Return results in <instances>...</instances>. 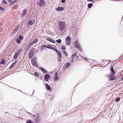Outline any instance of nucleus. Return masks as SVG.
Segmentation results:
<instances>
[{
  "label": "nucleus",
  "mask_w": 123,
  "mask_h": 123,
  "mask_svg": "<svg viewBox=\"0 0 123 123\" xmlns=\"http://www.w3.org/2000/svg\"><path fill=\"white\" fill-rule=\"evenodd\" d=\"M29 113L30 114H31V116H31V117H32V116H33V114H31V113Z\"/></svg>",
  "instance_id": "e2e57ef3"
},
{
  "label": "nucleus",
  "mask_w": 123,
  "mask_h": 123,
  "mask_svg": "<svg viewBox=\"0 0 123 123\" xmlns=\"http://www.w3.org/2000/svg\"><path fill=\"white\" fill-rule=\"evenodd\" d=\"M37 58L35 56H34L32 59H31V62L32 64L36 63Z\"/></svg>",
  "instance_id": "6e6552de"
},
{
  "label": "nucleus",
  "mask_w": 123,
  "mask_h": 123,
  "mask_svg": "<svg viewBox=\"0 0 123 123\" xmlns=\"http://www.w3.org/2000/svg\"><path fill=\"white\" fill-rule=\"evenodd\" d=\"M77 54V52H76L74 54H72L71 55V58H74L76 55Z\"/></svg>",
  "instance_id": "cd10ccee"
},
{
  "label": "nucleus",
  "mask_w": 123,
  "mask_h": 123,
  "mask_svg": "<svg viewBox=\"0 0 123 123\" xmlns=\"http://www.w3.org/2000/svg\"><path fill=\"white\" fill-rule=\"evenodd\" d=\"M19 27V26L18 25L17 26H16L15 30H13V32L14 33H15L18 30Z\"/></svg>",
  "instance_id": "4468645a"
},
{
  "label": "nucleus",
  "mask_w": 123,
  "mask_h": 123,
  "mask_svg": "<svg viewBox=\"0 0 123 123\" xmlns=\"http://www.w3.org/2000/svg\"><path fill=\"white\" fill-rule=\"evenodd\" d=\"M34 90H33V93L34 92Z\"/></svg>",
  "instance_id": "0e129e2a"
},
{
  "label": "nucleus",
  "mask_w": 123,
  "mask_h": 123,
  "mask_svg": "<svg viewBox=\"0 0 123 123\" xmlns=\"http://www.w3.org/2000/svg\"><path fill=\"white\" fill-rule=\"evenodd\" d=\"M40 3H41L42 5H45V1L43 0H39Z\"/></svg>",
  "instance_id": "4be33fe9"
},
{
  "label": "nucleus",
  "mask_w": 123,
  "mask_h": 123,
  "mask_svg": "<svg viewBox=\"0 0 123 123\" xmlns=\"http://www.w3.org/2000/svg\"><path fill=\"white\" fill-rule=\"evenodd\" d=\"M74 43L75 44L74 45H76L77 44H79L78 43L77 41L76 40L75 42Z\"/></svg>",
  "instance_id": "3c124183"
},
{
  "label": "nucleus",
  "mask_w": 123,
  "mask_h": 123,
  "mask_svg": "<svg viewBox=\"0 0 123 123\" xmlns=\"http://www.w3.org/2000/svg\"><path fill=\"white\" fill-rule=\"evenodd\" d=\"M120 99V98L119 97H117L116 98L115 100V101L116 102H119Z\"/></svg>",
  "instance_id": "473e14b6"
},
{
  "label": "nucleus",
  "mask_w": 123,
  "mask_h": 123,
  "mask_svg": "<svg viewBox=\"0 0 123 123\" xmlns=\"http://www.w3.org/2000/svg\"><path fill=\"white\" fill-rule=\"evenodd\" d=\"M51 49L55 51L56 50H57L56 47H54L52 46L51 47Z\"/></svg>",
  "instance_id": "c9c22d12"
},
{
  "label": "nucleus",
  "mask_w": 123,
  "mask_h": 123,
  "mask_svg": "<svg viewBox=\"0 0 123 123\" xmlns=\"http://www.w3.org/2000/svg\"><path fill=\"white\" fill-rule=\"evenodd\" d=\"M8 1L10 3H11L12 2V0H8Z\"/></svg>",
  "instance_id": "bf43d9fd"
},
{
  "label": "nucleus",
  "mask_w": 123,
  "mask_h": 123,
  "mask_svg": "<svg viewBox=\"0 0 123 123\" xmlns=\"http://www.w3.org/2000/svg\"><path fill=\"white\" fill-rule=\"evenodd\" d=\"M66 43L68 45H69L71 42V38L69 36H67L66 38Z\"/></svg>",
  "instance_id": "7ed1b4c3"
},
{
  "label": "nucleus",
  "mask_w": 123,
  "mask_h": 123,
  "mask_svg": "<svg viewBox=\"0 0 123 123\" xmlns=\"http://www.w3.org/2000/svg\"><path fill=\"white\" fill-rule=\"evenodd\" d=\"M18 38L21 40L22 41L23 40L24 38L21 35H20L18 36Z\"/></svg>",
  "instance_id": "c85d7f7f"
},
{
  "label": "nucleus",
  "mask_w": 123,
  "mask_h": 123,
  "mask_svg": "<svg viewBox=\"0 0 123 123\" xmlns=\"http://www.w3.org/2000/svg\"><path fill=\"white\" fill-rule=\"evenodd\" d=\"M2 3L3 4H5L7 3V2L5 0H2Z\"/></svg>",
  "instance_id": "58836bf2"
},
{
  "label": "nucleus",
  "mask_w": 123,
  "mask_h": 123,
  "mask_svg": "<svg viewBox=\"0 0 123 123\" xmlns=\"http://www.w3.org/2000/svg\"><path fill=\"white\" fill-rule=\"evenodd\" d=\"M34 53H29L28 57L29 59L31 58L33 56Z\"/></svg>",
  "instance_id": "6ab92c4d"
},
{
  "label": "nucleus",
  "mask_w": 123,
  "mask_h": 123,
  "mask_svg": "<svg viewBox=\"0 0 123 123\" xmlns=\"http://www.w3.org/2000/svg\"><path fill=\"white\" fill-rule=\"evenodd\" d=\"M76 111H74V112H75Z\"/></svg>",
  "instance_id": "69168bd1"
},
{
  "label": "nucleus",
  "mask_w": 123,
  "mask_h": 123,
  "mask_svg": "<svg viewBox=\"0 0 123 123\" xmlns=\"http://www.w3.org/2000/svg\"><path fill=\"white\" fill-rule=\"evenodd\" d=\"M39 69L43 73H46L47 72V71L46 70L44 69L42 67H40L39 68Z\"/></svg>",
  "instance_id": "f8f14e48"
},
{
  "label": "nucleus",
  "mask_w": 123,
  "mask_h": 123,
  "mask_svg": "<svg viewBox=\"0 0 123 123\" xmlns=\"http://www.w3.org/2000/svg\"><path fill=\"white\" fill-rule=\"evenodd\" d=\"M28 22L30 25H32L35 23V21L34 19H33V20H30L28 21Z\"/></svg>",
  "instance_id": "423d86ee"
},
{
  "label": "nucleus",
  "mask_w": 123,
  "mask_h": 123,
  "mask_svg": "<svg viewBox=\"0 0 123 123\" xmlns=\"http://www.w3.org/2000/svg\"><path fill=\"white\" fill-rule=\"evenodd\" d=\"M64 10V8L62 7H58L57 8H56L55 10L57 12L60 11H63Z\"/></svg>",
  "instance_id": "39448f33"
},
{
  "label": "nucleus",
  "mask_w": 123,
  "mask_h": 123,
  "mask_svg": "<svg viewBox=\"0 0 123 123\" xmlns=\"http://www.w3.org/2000/svg\"><path fill=\"white\" fill-rule=\"evenodd\" d=\"M59 79V78H58V76H55L54 78V80H57L58 79Z\"/></svg>",
  "instance_id": "a18cd8bd"
},
{
  "label": "nucleus",
  "mask_w": 123,
  "mask_h": 123,
  "mask_svg": "<svg viewBox=\"0 0 123 123\" xmlns=\"http://www.w3.org/2000/svg\"><path fill=\"white\" fill-rule=\"evenodd\" d=\"M46 40L53 43H55V41L54 40L50 39L49 37L47 38Z\"/></svg>",
  "instance_id": "9b49d317"
},
{
  "label": "nucleus",
  "mask_w": 123,
  "mask_h": 123,
  "mask_svg": "<svg viewBox=\"0 0 123 123\" xmlns=\"http://www.w3.org/2000/svg\"><path fill=\"white\" fill-rule=\"evenodd\" d=\"M5 60L3 59L1 60L0 63L1 64H4L5 63Z\"/></svg>",
  "instance_id": "b1692460"
},
{
  "label": "nucleus",
  "mask_w": 123,
  "mask_h": 123,
  "mask_svg": "<svg viewBox=\"0 0 123 123\" xmlns=\"http://www.w3.org/2000/svg\"><path fill=\"white\" fill-rule=\"evenodd\" d=\"M83 58L84 60H86L85 61L86 62H87V58H86L83 57Z\"/></svg>",
  "instance_id": "4d7b16f0"
},
{
  "label": "nucleus",
  "mask_w": 123,
  "mask_h": 123,
  "mask_svg": "<svg viewBox=\"0 0 123 123\" xmlns=\"http://www.w3.org/2000/svg\"><path fill=\"white\" fill-rule=\"evenodd\" d=\"M64 46H62L61 47V49L63 50H66V49L65 48V47L64 45H63Z\"/></svg>",
  "instance_id": "e433bc0d"
},
{
  "label": "nucleus",
  "mask_w": 123,
  "mask_h": 123,
  "mask_svg": "<svg viewBox=\"0 0 123 123\" xmlns=\"http://www.w3.org/2000/svg\"><path fill=\"white\" fill-rule=\"evenodd\" d=\"M35 51V48H33L30 51L29 53H34L33 52Z\"/></svg>",
  "instance_id": "72a5a7b5"
},
{
  "label": "nucleus",
  "mask_w": 123,
  "mask_h": 123,
  "mask_svg": "<svg viewBox=\"0 0 123 123\" xmlns=\"http://www.w3.org/2000/svg\"><path fill=\"white\" fill-rule=\"evenodd\" d=\"M41 47V49L43 50L44 48H46V46H45L44 45H42Z\"/></svg>",
  "instance_id": "79ce46f5"
},
{
  "label": "nucleus",
  "mask_w": 123,
  "mask_h": 123,
  "mask_svg": "<svg viewBox=\"0 0 123 123\" xmlns=\"http://www.w3.org/2000/svg\"><path fill=\"white\" fill-rule=\"evenodd\" d=\"M18 5H15L12 8V9H16L18 8Z\"/></svg>",
  "instance_id": "a19ab883"
},
{
  "label": "nucleus",
  "mask_w": 123,
  "mask_h": 123,
  "mask_svg": "<svg viewBox=\"0 0 123 123\" xmlns=\"http://www.w3.org/2000/svg\"><path fill=\"white\" fill-rule=\"evenodd\" d=\"M45 85L46 86V89H47L49 91H50L51 90L50 86L48 85V84L45 83Z\"/></svg>",
  "instance_id": "ddd939ff"
},
{
  "label": "nucleus",
  "mask_w": 123,
  "mask_h": 123,
  "mask_svg": "<svg viewBox=\"0 0 123 123\" xmlns=\"http://www.w3.org/2000/svg\"><path fill=\"white\" fill-rule=\"evenodd\" d=\"M57 58L58 60L60 62L61 61H62V55L58 56Z\"/></svg>",
  "instance_id": "5701e85b"
},
{
  "label": "nucleus",
  "mask_w": 123,
  "mask_h": 123,
  "mask_svg": "<svg viewBox=\"0 0 123 123\" xmlns=\"http://www.w3.org/2000/svg\"><path fill=\"white\" fill-rule=\"evenodd\" d=\"M74 46L75 48H77L80 51L81 50V49L79 44L76 45H74Z\"/></svg>",
  "instance_id": "2eb2a0df"
},
{
  "label": "nucleus",
  "mask_w": 123,
  "mask_h": 123,
  "mask_svg": "<svg viewBox=\"0 0 123 123\" xmlns=\"http://www.w3.org/2000/svg\"><path fill=\"white\" fill-rule=\"evenodd\" d=\"M87 1L89 2H91L92 3H93L95 0H87Z\"/></svg>",
  "instance_id": "49530a36"
},
{
  "label": "nucleus",
  "mask_w": 123,
  "mask_h": 123,
  "mask_svg": "<svg viewBox=\"0 0 123 123\" xmlns=\"http://www.w3.org/2000/svg\"><path fill=\"white\" fill-rule=\"evenodd\" d=\"M66 23L65 22L60 21L58 22L59 29L60 31H62L65 29Z\"/></svg>",
  "instance_id": "f257e3e1"
},
{
  "label": "nucleus",
  "mask_w": 123,
  "mask_h": 123,
  "mask_svg": "<svg viewBox=\"0 0 123 123\" xmlns=\"http://www.w3.org/2000/svg\"><path fill=\"white\" fill-rule=\"evenodd\" d=\"M66 66L65 64H64L62 68V70H64L65 69H66Z\"/></svg>",
  "instance_id": "f704fd0d"
},
{
  "label": "nucleus",
  "mask_w": 123,
  "mask_h": 123,
  "mask_svg": "<svg viewBox=\"0 0 123 123\" xmlns=\"http://www.w3.org/2000/svg\"><path fill=\"white\" fill-rule=\"evenodd\" d=\"M34 75L35 76H39V75H40V74L39 73H37V72H35L34 73Z\"/></svg>",
  "instance_id": "c756f323"
},
{
  "label": "nucleus",
  "mask_w": 123,
  "mask_h": 123,
  "mask_svg": "<svg viewBox=\"0 0 123 123\" xmlns=\"http://www.w3.org/2000/svg\"><path fill=\"white\" fill-rule=\"evenodd\" d=\"M34 66L36 67H38V65L37 63L36 62V63H33L32 64Z\"/></svg>",
  "instance_id": "ea45409f"
},
{
  "label": "nucleus",
  "mask_w": 123,
  "mask_h": 123,
  "mask_svg": "<svg viewBox=\"0 0 123 123\" xmlns=\"http://www.w3.org/2000/svg\"><path fill=\"white\" fill-rule=\"evenodd\" d=\"M108 61H110V60H108Z\"/></svg>",
  "instance_id": "338daca9"
},
{
  "label": "nucleus",
  "mask_w": 123,
  "mask_h": 123,
  "mask_svg": "<svg viewBox=\"0 0 123 123\" xmlns=\"http://www.w3.org/2000/svg\"><path fill=\"white\" fill-rule=\"evenodd\" d=\"M17 0H14L13 1H12V2L14 4L17 2Z\"/></svg>",
  "instance_id": "de8ad7c7"
},
{
  "label": "nucleus",
  "mask_w": 123,
  "mask_h": 123,
  "mask_svg": "<svg viewBox=\"0 0 123 123\" xmlns=\"http://www.w3.org/2000/svg\"><path fill=\"white\" fill-rule=\"evenodd\" d=\"M38 4L40 6H42V5L41 4L40 2L39 3H38Z\"/></svg>",
  "instance_id": "6e6d98bb"
},
{
  "label": "nucleus",
  "mask_w": 123,
  "mask_h": 123,
  "mask_svg": "<svg viewBox=\"0 0 123 123\" xmlns=\"http://www.w3.org/2000/svg\"><path fill=\"white\" fill-rule=\"evenodd\" d=\"M55 52H56L57 55H58V56H60L62 55L61 53L59 51L57 50L55 51Z\"/></svg>",
  "instance_id": "aec40b11"
},
{
  "label": "nucleus",
  "mask_w": 123,
  "mask_h": 123,
  "mask_svg": "<svg viewBox=\"0 0 123 123\" xmlns=\"http://www.w3.org/2000/svg\"><path fill=\"white\" fill-rule=\"evenodd\" d=\"M36 118L35 119V123H38L41 120V119L39 116H37Z\"/></svg>",
  "instance_id": "0eeeda50"
},
{
  "label": "nucleus",
  "mask_w": 123,
  "mask_h": 123,
  "mask_svg": "<svg viewBox=\"0 0 123 123\" xmlns=\"http://www.w3.org/2000/svg\"><path fill=\"white\" fill-rule=\"evenodd\" d=\"M8 112H6V113H7Z\"/></svg>",
  "instance_id": "774afa93"
},
{
  "label": "nucleus",
  "mask_w": 123,
  "mask_h": 123,
  "mask_svg": "<svg viewBox=\"0 0 123 123\" xmlns=\"http://www.w3.org/2000/svg\"><path fill=\"white\" fill-rule=\"evenodd\" d=\"M93 6V4L92 3H90L88 4V7L89 8H91Z\"/></svg>",
  "instance_id": "a878e982"
},
{
  "label": "nucleus",
  "mask_w": 123,
  "mask_h": 123,
  "mask_svg": "<svg viewBox=\"0 0 123 123\" xmlns=\"http://www.w3.org/2000/svg\"><path fill=\"white\" fill-rule=\"evenodd\" d=\"M110 70L112 73V74H111V75L112 76L114 75L115 74V72L113 67H111Z\"/></svg>",
  "instance_id": "9d476101"
},
{
  "label": "nucleus",
  "mask_w": 123,
  "mask_h": 123,
  "mask_svg": "<svg viewBox=\"0 0 123 123\" xmlns=\"http://www.w3.org/2000/svg\"><path fill=\"white\" fill-rule=\"evenodd\" d=\"M65 65L67 68L69 67V66L70 65V63L69 62L66 63L65 64Z\"/></svg>",
  "instance_id": "2f4dec72"
},
{
  "label": "nucleus",
  "mask_w": 123,
  "mask_h": 123,
  "mask_svg": "<svg viewBox=\"0 0 123 123\" xmlns=\"http://www.w3.org/2000/svg\"><path fill=\"white\" fill-rule=\"evenodd\" d=\"M13 4V3H12V2H11V3L9 4V5L10 6H11Z\"/></svg>",
  "instance_id": "13d9d810"
},
{
  "label": "nucleus",
  "mask_w": 123,
  "mask_h": 123,
  "mask_svg": "<svg viewBox=\"0 0 123 123\" xmlns=\"http://www.w3.org/2000/svg\"><path fill=\"white\" fill-rule=\"evenodd\" d=\"M33 122H32V120L30 119H28L26 122V123H33Z\"/></svg>",
  "instance_id": "4c0bfd02"
},
{
  "label": "nucleus",
  "mask_w": 123,
  "mask_h": 123,
  "mask_svg": "<svg viewBox=\"0 0 123 123\" xmlns=\"http://www.w3.org/2000/svg\"><path fill=\"white\" fill-rule=\"evenodd\" d=\"M58 73L57 72H56L55 74V76H58Z\"/></svg>",
  "instance_id": "603ef678"
},
{
  "label": "nucleus",
  "mask_w": 123,
  "mask_h": 123,
  "mask_svg": "<svg viewBox=\"0 0 123 123\" xmlns=\"http://www.w3.org/2000/svg\"><path fill=\"white\" fill-rule=\"evenodd\" d=\"M66 0H61V2L62 3H65V2Z\"/></svg>",
  "instance_id": "864d4df0"
},
{
  "label": "nucleus",
  "mask_w": 123,
  "mask_h": 123,
  "mask_svg": "<svg viewBox=\"0 0 123 123\" xmlns=\"http://www.w3.org/2000/svg\"><path fill=\"white\" fill-rule=\"evenodd\" d=\"M8 86L9 87H10V88H13V89H16V90H17V89H16V88H13V87H11L10 86H8ZM17 90H18V89H17ZM18 90V91H20L21 92H21V90Z\"/></svg>",
  "instance_id": "5fc2aeb1"
},
{
  "label": "nucleus",
  "mask_w": 123,
  "mask_h": 123,
  "mask_svg": "<svg viewBox=\"0 0 123 123\" xmlns=\"http://www.w3.org/2000/svg\"><path fill=\"white\" fill-rule=\"evenodd\" d=\"M121 80H123V75L122 77L121 78Z\"/></svg>",
  "instance_id": "052dcab7"
},
{
  "label": "nucleus",
  "mask_w": 123,
  "mask_h": 123,
  "mask_svg": "<svg viewBox=\"0 0 123 123\" xmlns=\"http://www.w3.org/2000/svg\"><path fill=\"white\" fill-rule=\"evenodd\" d=\"M19 55V54L17 53H16L13 56V58L15 59H16L17 58Z\"/></svg>",
  "instance_id": "412c9836"
},
{
  "label": "nucleus",
  "mask_w": 123,
  "mask_h": 123,
  "mask_svg": "<svg viewBox=\"0 0 123 123\" xmlns=\"http://www.w3.org/2000/svg\"><path fill=\"white\" fill-rule=\"evenodd\" d=\"M56 41L58 43H60L62 42V40L61 39H59L56 40Z\"/></svg>",
  "instance_id": "7c9ffc66"
},
{
  "label": "nucleus",
  "mask_w": 123,
  "mask_h": 123,
  "mask_svg": "<svg viewBox=\"0 0 123 123\" xmlns=\"http://www.w3.org/2000/svg\"><path fill=\"white\" fill-rule=\"evenodd\" d=\"M38 40L37 39L35 38L33 40L32 42L31 43L33 45L34 44L37 43L38 42Z\"/></svg>",
  "instance_id": "dca6fc26"
},
{
  "label": "nucleus",
  "mask_w": 123,
  "mask_h": 123,
  "mask_svg": "<svg viewBox=\"0 0 123 123\" xmlns=\"http://www.w3.org/2000/svg\"><path fill=\"white\" fill-rule=\"evenodd\" d=\"M51 45L49 44L46 46V48L50 49H51Z\"/></svg>",
  "instance_id": "393cba45"
},
{
  "label": "nucleus",
  "mask_w": 123,
  "mask_h": 123,
  "mask_svg": "<svg viewBox=\"0 0 123 123\" xmlns=\"http://www.w3.org/2000/svg\"><path fill=\"white\" fill-rule=\"evenodd\" d=\"M44 77L45 80L46 81H48L49 79L50 78L51 76L49 75V74H47L45 75Z\"/></svg>",
  "instance_id": "20e7f679"
},
{
  "label": "nucleus",
  "mask_w": 123,
  "mask_h": 123,
  "mask_svg": "<svg viewBox=\"0 0 123 123\" xmlns=\"http://www.w3.org/2000/svg\"><path fill=\"white\" fill-rule=\"evenodd\" d=\"M63 52L65 54L66 57H68V54L66 52L64 51H63Z\"/></svg>",
  "instance_id": "09e8293b"
},
{
  "label": "nucleus",
  "mask_w": 123,
  "mask_h": 123,
  "mask_svg": "<svg viewBox=\"0 0 123 123\" xmlns=\"http://www.w3.org/2000/svg\"><path fill=\"white\" fill-rule=\"evenodd\" d=\"M109 79L110 80H114L115 79V78L114 77V76H110L109 77Z\"/></svg>",
  "instance_id": "bb28decb"
},
{
  "label": "nucleus",
  "mask_w": 123,
  "mask_h": 123,
  "mask_svg": "<svg viewBox=\"0 0 123 123\" xmlns=\"http://www.w3.org/2000/svg\"><path fill=\"white\" fill-rule=\"evenodd\" d=\"M27 12L26 9L25 8L22 11V13L20 15V17L21 18H23L24 16L25 15Z\"/></svg>",
  "instance_id": "f03ea898"
},
{
  "label": "nucleus",
  "mask_w": 123,
  "mask_h": 123,
  "mask_svg": "<svg viewBox=\"0 0 123 123\" xmlns=\"http://www.w3.org/2000/svg\"><path fill=\"white\" fill-rule=\"evenodd\" d=\"M15 40L16 42L18 44H20L21 43V40L18 38H16Z\"/></svg>",
  "instance_id": "f3484780"
},
{
  "label": "nucleus",
  "mask_w": 123,
  "mask_h": 123,
  "mask_svg": "<svg viewBox=\"0 0 123 123\" xmlns=\"http://www.w3.org/2000/svg\"><path fill=\"white\" fill-rule=\"evenodd\" d=\"M33 45L32 43H31L29 44H28V45L26 47V50H28L30 48L31 46Z\"/></svg>",
  "instance_id": "a211bd4d"
},
{
  "label": "nucleus",
  "mask_w": 123,
  "mask_h": 123,
  "mask_svg": "<svg viewBox=\"0 0 123 123\" xmlns=\"http://www.w3.org/2000/svg\"><path fill=\"white\" fill-rule=\"evenodd\" d=\"M35 116H35V115H34L33 116H32V117H33L34 118L35 117Z\"/></svg>",
  "instance_id": "680f3d73"
},
{
  "label": "nucleus",
  "mask_w": 123,
  "mask_h": 123,
  "mask_svg": "<svg viewBox=\"0 0 123 123\" xmlns=\"http://www.w3.org/2000/svg\"><path fill=\"white\" fill-rule=\"evenodd\" d=\"M74 60V58H71V59H70V61L71 62H73Z\"/></svg>",
  "instance_id": "8fccbe9b"
},
{
  "label": "nucleus",
  "mask_w": 123,
  "mask_h": 123,
  "mask_svg": "<svg viewBox=\"0 0 123 123\" xmlns=\"http://www.w3.org/2000/svg\"><path fill=\"white\" fill-rule=\"evenodd\" d=\"M0 10H2V11H4L5 10V9L2 7L0 6Z\"/></svg>",
  "instance_id": "c03bdc74"
},
{
  "label": "nucleus",
  "mask_w": 123,
  "mask_h": 123,
  "mask_svg": "<svg viewBox=\"0 0 123 123\" xmlns=\"http://www.w3.org/2000/svg\"><path fill=\"white\" fill-rule=\"evenodd\" d=\"M17 62V61H16L12 63L11 66L9 67V69H12L14 66L16 64Z\"/></svg>",
  "instance_id": "1a4fd4ad"
},
{
  "label": "nucleus",
  "mask_w": 123,
  "mask_h": 123,
  "mask_svg": "<svg viewBox=\"0 0 123 123\" xmlns=\"http://www.w3.org/2000/svg\"><path fill=\"white\" fill-rule=\"evenodd\" d=\"M21 50L20 49H19L18 50L16 53L18 54L19 55L20 53L21 52Z\"/></svg>",
  "instance_id": "37998d69"
}]
</instances>
